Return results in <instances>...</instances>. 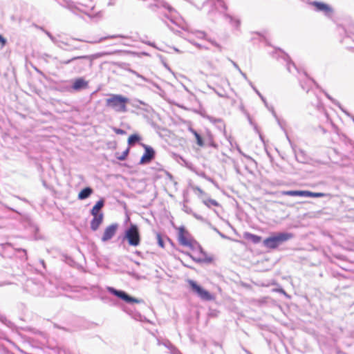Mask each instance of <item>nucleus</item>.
Masks as SVG:
<instances>
[{"mask_svg":"<svg viewBox=\"0 0 354 354\" xmlns=\"http://www.w3.org/2000/svg\"><path fill=\"white\" fill-rule=\"evenodd\" d=\"M106 100V106L111 108L118 113H125L127 111V104L129 98L118 94H111Z\"/></svg>","mask_w":354,"mask_h":354,"instance_id":"obj_1","label":"nucleus"},{"mask_svg":"<svg viewBox=\"0 0 354 354\" xmlns=\"http://www.w3.org/2000/svg\"><path fill=\"white\" fill-rule=\"evenodd\" d=\"M294 237V234L290 232H279L274 236L264 239L263 245L269 249H275L282 243L286 242Z\"/></svg>","mask_w":354,"mask_h":354,"instance_id":"obj_2","label":"nucleus"},{"mask_svg":"<svg viewBox=\"0 0 354 354\" xmlns=\"http://www.w3.org/2000/svg\"><path fill=\"white\" fill-rule=\"evenodd\" d=\"M104 205V200L101 198L96 203L91 210V214L93 217L91 221V229L93 231H96L103 221L104 214L101 212V209Z\"/></svg>","mask_w":354,"mask_h":354,"instance_id":"obj_3","label":"nucleus"},{"mask_svg":"<svg viewBox=\"0 0 354 354\" xmlns=\"http://www.w3.org/2000/svg\"><path fill=\"white\" fill-rule=\"evenodd\" d=\"M122 240L127 241L131 246H138L140 243L141 238L138 226L135 224H131L125 230Z\"/></svg>","mask_w":354,"mask_h":354,"instance_id":"obj_4","label":"nucleus"},{"mask_svg":"<svg viewBox=\"0 0 354 354\" xmlns=\"http://www.w3.org/2000/svg\"><path fill=\"white\" fill-rule=\"evenodd\" d=\"M187 283L191 288L192 292L195 293L203 301H212L214 296L207 290L203 289L197 283L192 279H189Z\"/></svg>","mask_w":354,"mask_h":354,"instance_id":"obj_5","label":"nucleus"},{"mask_svg":"<svg viewBox=\"0 0 354 354\" xmlns=\"http://www.w3.org/2000/svg\"><path fill=\"white\" fill-rule=\"evenodd\" d=\"M107 290L109 292L120 298L121 299L124 300L127 303L131 304V303H140V300H139L135 297H131L127 293H126L124 291L116 290L113 287H107Z\"/></svg>","mask_w":354,"mask_h":354,"instance_id":"obj_6","label":"nucleus"},{"mask_svg":"<svg viewBox=\"0 0 354 354\" xmlns=\"http://www.w3.org/2000/svg\"><path fill=\"white\" fill-rule=\"evenodd\" d=\"M74 58H77L75 62L72 63L74 64L73 68L76 72H81L86 66L91 64V59L88 55L77 56Z\"/></svg>","mask_w":354,"mask_h":354,"instance_id":"obj_7","label":"nucleus"},{"mask_svg":"<svg viewBox=\"0 0 354 354\" xmlns=\"http://www.w3.org/2000/svg\"><path fill=\"white\" fill-rule=\"evenodd\" d=\"M178 241L180 245L193 248L192 240L189 233L185 229L184 227H180L178 229Z\"/></svg>","mask_w":354,"mask_h":354,"instance_id":"obj_8","label":"nucleus"},{"mask_svg":"<svg viewBox=\"0 0 354 354\" xmlns=\"http://www.w3.org/2000/svg\"><path fill=\"white\" fill-rule=\"evenodd\" d=\"M310 5L315 7V10L316 12H322L326 16L329 17L333 12L332 8L325 3L315 1L310 2Z\"/></svg>","mask_w":354,"mask_h":354,"instance_id":"obj_9","label":"nucleus"},{"mask_svg":"<svg viewBox=\"0 0 354 354\" xmlns=\"http://www.w3.org/2000/svg\"><path fill=\"white\" fill-rule=\"evenodd\" d=\"M145 148V153L142 156L140 164L144 165L150 162L155 156V151L149 146L143 145Z\"/></svg>","mask_w":354,"mask_h":354,"instance_id":"obj_10","label":"nucleus"},{"mask_svg":"<svg viewBox=\"0 0 354 354\" xmlns=\"http://www.w3.org/2000/svg\"><path fill=\"white\" fill-rule=\"evenodd\" d=\"M118 225L117 224H111L109 226H108L104 232L103 236L102 237V241L103 242H106L110 239H111L117 230Z\"/></svg>","mask_w":354,"mask_h":354,"instance_id":"obj_11","label":"nucleus"},{"mask_svg":"<svg viewBox=\"0 0 354 354\" xmlns=\"http://www.w3.org/2000/svg\"><path fill=\"white\" fill-rule=\"evenodd\" d=\"M92 6H84L82 3H78L77 5L71 6V9L73 12L75 14L84 13L85 15H88L90 11L93 10Z\"/></svg>","mask_w":354,"mask_h":354,"instance_id":"obj_12","label":"nucleus"},{"mask_svg":"<svg viewBox=\"0 0 354 354\" xmlns=\"http://www.w3.org/2000/svg\"><path fill=\"white\" fill-rule=\"evenodd\" d=\"M304 80H300V85L301 87L306 91V92H308L310 90V88L312 84H315V81L312 80L311 78L308 77L307 74L304 72L303 73Z\"/></svg>","mask_w":354,"mask_h":354,"instance_id":"obj_13","label":"nucleus"},{"mask_svg":"<svg viewBox=\"0 0 354 354\" xmlns=\"http://www.w3.org/2000/svg\"><path fill=\"white\" fill-rule=\"evenodd\" d=\"M223 17L226 21H227L233 28L236 30H239L241 26V21L239 19L236 18L228 14H225Z\"/></svg>","mask_w":354,"mask_h":354,"instance_id":"obj_14","label":"nucleus"},{"mask_svg":"<svg viewBox=\"0 0 354 354\" xmlns=\"http://www.w3.org/2000/svg\"><path fill=\"white\" fill-rule=\"evenodd\" d=\"M206 6H213L216 10L222 8L225 10L227 9L225 3L222 0H210L206 3Z\"/></svg>","mask_w":354,"mask_h":354,"instance_id":"obj_15","label":"nucleus"},{"mask_svg":"<svg viewBox=\"0 0 354 354\" xmlns=\"http://www.w3.org/2000/svg\"><path fill=\"white\" fill-rule=\"evenodd\" d=\"M93 192L92 188L89 187H86L82 189L78 194V199L80 200H85L88 198Z\"/></svg>","mask_w":354,"mask_h":354,"instance_id":"obj_16","label":"nucleus"},{"mask_svg":"<svg viewBox=\"0 0 354 354\" xmlns=\"http://www.w3.org/2000/svg\"><path fill=\"white\" fill-rule=\"evenodd\" d=\"M282 195L290 196H302L306 197V190H289L283 191Z\"/></svg>","mask_w":354,"mask_h":354,"instance_id":"obj_17","label":"nucleus"},{"mask_svg":"<svg viewBox=\"0 0 354 354\" xmlns=\"http://www.w3.org/2000/svg\"><path fill=\"white\" fill-rule=\"evenodd\" d=\"M87 86V83L86 82L82 79V78H79V79H77L73 84V88L74 90H80L84 87H86Z\"/></svg>","mask_w":354,"mask_h":354,"instance_id":"obj_18","label":"nucleus"},{"mask_svg":"<svg viewBox=\"0 0 354 354\" xmlns=\"http://www.w3.org/2000/svg\"><path fill=\"white\" fill-rule=\"evenodd\" d=\"M284 59L287 62L286 68L288 72L292 73L293 70L298 71V69L297 68L295 64L290 59V57L288 55H284Z\"/></svg>","mask_w":354,"mask_h":354,"instance_id":"obj_19","label":"nucleus"},{"mask_svg":"<svg viewBox=\"0 0 354 354\" xmlns=\"http://www.w3.org/2000/svg\"><path fill=\"white\" fill-rule=\"evenodd\" d=\"M244 236L245 239L251 241L254 243H259L261 241V236L249 232L245 233Z\"/></svg>","mask_w":354,"mask_h":354,"instance_id":"obj_20","label":"nucleus"},{"mask_svg":"<svg viewBox=\"0 0 354 354\" xmlns=\"http://www.w3.org/2000/svg\"><path fill=\"white\" fill-rule=\"evenodd\" d=\"M327 194L322 192H312L310 191L306 190V197H313V198H322L326 196Z\"/></svg>","mask_w":354,"mask_h":354,"instance_id":"obj_21","label":"nucleus"},{"mask_svg":"<svg viewBox=\"0 0 354 354\" xmlns=\"http://www.w3.org/2000/svg\"><path fill=\"white\" fill-rule=\"evenodd\" d=\"M50 39L55 44L57 45L59 48H62V49H64V50H66V48H64L63 47V45H68L67 43L64 42V41H60L57 38H56L55 37L53 36L50 38Z\"/></svg>","mask_w":354,"mask_h":354,"instance_id":"obj_22","label":"nucleus"},{"mask_svg":"<svg viewBox=\"0 0 354 354\" xmlns=\"http://www.w3.org/2000/svg\"><path fill=\"white\" fill-rule=\"evenodd\" d=\"M163 345L171 351V354H180V351L175 348L169 342L163 343Z\"/></svg>","mask_w":354,"mask_h":354,"instance_id":"obj_23","label":"nucleus"},{"mask_svg":"<svg viewBox=\"0 0 354 354\" xmlns=\"http://www.w3.org/2000/svg\"><path fill=\"white\" fill-rule=\"evenodd\" d=\"M140 138L138 135L133 134L129 136V138L128 139V143L129 145H133L136 142H138L140 140Z\"/></svg>","mask_w":354,"mask_h":354,"instance_id":"obj_24","label":"nucleus"},{"mask_svg":"<svg viewBox=\"0 0 354 354\" xmlns=\"http://www.w3.org/2000/svg\"><path fill=\"white\" fill-rule=\"evenodd\" d=\"M192 33L195 35L198 38L204 39L206 36V33L201 30L192 31Z\"/></svg>","mask_w":354,"mask_h":354,"instance_id":"obj_25","label":"nucleus"},{"mask_svg":"<svg viewBox=\"0 0 354 354\" xmlns=\"http://www.w3.org/2000/svg\"><path fill=\"white\" fill-rule=\"evenodd\" d=\"M10 19L12 21L16 22L20 24L22 21V17L21 16H18L17 15H13L10 17Z\"/></svg>","mask_w":354,"mask_h":354,"instance_id":"obj_26","label":"nucleus"},{"mask_svg":"<svg viewBox=\"0 0 354 354\" xmlns=\"http://www.w3.org/2000/svg\"><path fill=\"white\" fill-rule=\"evenodd\" d=\"M129 149H127L125 151L122 152V153L120 156H117V158L120 160H124L129 154Z\"/></svg>","mask_w":354,"mask_h":354,"instance_id":"obj_27","label":"nucleus"},{"mask_svg":"<svg viewBox=\"0 0 354 354\" xmlns=\"http://www.w3.org/2000/svg\"><path fill=\"white\" fill-rule=\"evenodd\" d=\"M77 58H74L72 57L69 59H66V60H59V62L60 64H62V65H67V64H72L73 62H75V60L77 59Z\"/></svg>","mask_w":354,"mask_h":354,"instance_id":"obj_28","label":"nucleus"},{"mask_svg":"<svg viewBox=\"0 0 354 354\" xmlns=\"http://www.w3.org/2000/svg\"><path fill=\"white\" fill-rule=\"evenodd\" d=\"M118 37L124 38L125 37L123 35H109V36L101 38L100 39V41L107 39H113V38H118Z\"/></svg>","mask_w":354,"mask_h":354,"instance_id":"obj_29","label":"nucleus"},{"mask_svg":"<svg viewBox=\"0 0 354 354\" xmlns=\"http://www.w3.org/2000/svg\"><path fill=\"white\" fill-rule=\"evenodd\" d=\"M205 204L207 205V206H209L210 205H214V206H218V203L216 201L214 200V199H209L208 200L207 202H205Z\"/></svg>","mask_w":354,"mask_h":354,"instance_id":"obj_30","label":"nucleus"},{"mask_svg":"<svg viewBox=\"0 0 354 354\" xmlns=\"http://www.w3.org/2000/svg\"><path fill=\"white\" fill-rule=\"evenodd\" d=\"M113 130L114 132L118 135H124L126 133V131L122 129H118V128H113Z\"/></svg>","mask_w":354,"mask_h":354,"instance_id":"obj_31","label":"nucleus"},{"mask_svg":"<svg viewBox=\"0 0 354 354\" xmlns=\"http://www.w3.org/2000/svg\"><path fill=\"white\" fill-rule=\"evenodd\" d=\"M162 6L165 8L166 9H167L170 13H171L173 11H174V10L167 3L162 2Z\"/></svg>","mask_w":354,"mask_h":354,"instance_id":"obj_32","label":"nucleus"},{"mask_svg":"<svg viewBox=\"0 0 354 354\" xmlns=\"http://www.w3.org/2000/svg\"><path fill=\"white\" fill-rule=\"evenodd\" d=\"M157 239H158V245L160 246L161 248H164V242L161 238L160 234H157Z\"/></svg>","mask_w":354,"mask_h":354,"instance_id":"obj_33","label":"nucleus"},{"mask_svg":"<svg viewBox=\"0 0 354 354\" xmlns=\"http://www.w3.org/2000/svg\"><path fill=\"white\" fill-rule=\"evenodd\" d=\"M196 139V142H197V145H199L200 147H203L204 146V142L201 138V136H197V138Z\"/></svg>","mask_w":354,"mask_h":354,"instance_id":"obj_34","label":"nucleus"},{"mask_svg":"<svg viewBox=\"0 0 354 354\" xmlns=\"http://www.w3.org/2000/svg\"><path fill=\"white\" fill-rule=\"evenodd\" d=\"M249 84L251 86L252 89L254 91V92L259 95V93H261L257 88L253 85L252 82L251 81H249Z\"/></svg>","mask_w":354,"mask_h":354,"instance_id":"obj_35","label":"nucleus"},{"mask_svg":"<svg viewBox=\"0 0 354 354\" xmlns=\"http://www.w3.org/2000/svg\"><path fill=\"white\" fill-rule=\"evenodd\" d=\"M237 151H239V153L240 154H241L242 156H243L244 157L247 158H249V159H251V158L247 155H245L241 150V149L239 148V147H237Z\"/></svg>","mask_w":354,"mask_h":354,"instance_id":"obj_36","label":"nucleus"},{"mask_svg":"<svg viewBox=\"0 0 354 354\" xmlns=\"http://www.w3.org/2000/svg\"><path fill=\"white\" fill-rule=\"evenodd\" d=\"M237 151H239V153L240 154H241L242 156H243L244 157L247 158H249V159H251V158L247 155H245L241 150V149L239 148V147H237Z\"/></svg>","mask_w":354,"mask_h":354,"instance_id":"obj_37","label":"nucleus"},{"mask_svg":"<svg viewBox=\"0 0 354 354\" xmlns=\"http://www.w3.org/2000/svg\"><path fill=\"white\" fill-rule=\"evenodd\" d=\"M0 43L2 46H4L6 44V39L0 34Z\"/></svg>","mask_w":354,"mask_h":354,"instance_id":"obj_38","label":"nucleus"},{"mask_svg":"<svg viewBox=\"0 0 354 354\" xmlns=\"http://www.w3.org/2000/svg\"><path fill=\"white\" fill-rule=\"evenodd\" d=\"M230 62H232V65L234 66V67L239 71L240 72V71H241V69L239 68V66H238V64L234 62V61L232 60H230Z\"/></svg>","mask_w":354,"mask_h":354,"instance_id":"obj_39","label":"nucleus"},{"mask_svg":"<svg viewBox=\"0 0 354 354\" xmlns=\"http://www.w3.org/2000/svg\"><path fill=\"white\" fill-rule=\"evenodd\" d=\"M239 73H240V74L242 75V77H243L245 80H247V81H248V82L249 83V81H250V80L248 79V77H247L246 74H245V73H243L242 71H240V72H239Z\"/></svg>","mask_w":354,"mask_h":354,"instance_id":"obj_40","label":"nucleus"},{"mask_svg":"<svg viewBox=\"0 0 354 354\" xmlns=\"http://www.w3.org/2000/svg\"><path fill=\"white\" fill-rule=\"evenodd\" d=\"M190 131L194 135L196 138H197V136H200V135L193 129H190Z\"/></svg>","mask_w":354,"mask_h":354,"instance_id":"obj_41","label":"nucleus"},{"mask_svg":"<svg viewBox=\"0 0 354 354\" xmlns=\"http://www.w3.org/2000/svg\"><path fill=\"white\" fill-rule=\"evenodd\" d=\"M214 91L216 92V93L218 96L222 97H225V93H221V92H218V91H216V90H214Z\"/></svg>","mask_w":354,"mask_h":354,"instance_id":"obj_42","label":"nucleus"},{"mask_svg":"<svg viewBox=\"0 0 354 354\" xmlns=\"http://www.w3.org/2000/svg\"><path fill=\"white\" fill-rule=\"evenodd\" d=\"M135 74L136 75L137 77L141 78L142 80H143L145 81H147V79L145 78L144 76H142V75H140V74H138V73H136V72H135Z\"/></svg>","mask_w":354,"mask_h":354,"instance_id":"obj_43","label":"nucleus"},{"mask_svg":"<svg viewBox=\"0 0 354 354\" xmlns=\"http://www.w3.org/2000/svg\"><path fill=\"white\" fill-rule=\"evenodd\" d=\"M190 43H192V44H194V46H196V47L199 48H201V45H200L199 44L196 43V42H194V41H189Z\"/></svg>","mask_w":354,"mask_h":354,"instance_id":"obj_44","label":"nucleus"},{"mask_svg":"<svg viewBox=\"0 0 354 354\" xmlns=\"http://www.w3.org/2000/svg\"><path fill=\"white\" fill-rule=\"evenodd\" d=\"M194 189L198 191L200 194H203V191L201 188H199L198 187H195Z\"/></svg>","mask_w":354,"mask_h":354,"instance_id":"obj_45","label":"nucleus"},{"mask_svg":"<svg viewBox=\"0 0 354 354\" xmlns=\"http://www.w3.org/2000/svg\"><path fill=\"white\" fill-rule=\"evenodd\" d=\"M43 57L52 58V57L48 54H44L42 55Z\"/></svg>","mask_w":354,"mask_h":354,"instance_id":"obj_46","label":"nucleus"},{"mask_svg":"<svg viewBox=\"0 0 354 354\" xmlns=\"http://www.w3.org/2000/svg\"><path fill=\"white\" fill-rule=\"evenodd\" d=\"M46 34L47 35V36L50 38L51 37H53V35H51V33H50L48 31H46Z\"/></svg>","mask_w":354,"mask_h":354,"instance_id":"obj_47","label":"nucleus"},{"mask_svg":"<svg viewBox=\"0 0 354 354\" xmlns=\"http://www.w3.org/2000/svg\"><path fill=\"white\" fill-rule=\"evenodd\" d=\"M272 113H273L274 116V117L277 118V120H278L279 124H280L279 120L277 118V115H276V113H274V111H272Z\"/></svg>","mask_w":354,"mask_h":354,"instance_id":"obj_48","label":"nucleus"},{"mask_svg":"<svg viewBox=\"0 0 354 354\" xmlns=\"http://www.w3.org/2000/svg\"><path fill=\"white\" fill-rule=\"evenodd\" d=\"M261 100L263 101V102L266 105H267V102H266V98H265V97H262V99H261Z\"/></svg>","mask_w":354,"mask_h":354,"instance_id":"obj_49","label":"nucleus"},{"mask_svg":"<svg viewBox=\"0 0 354 354\" xmlns=\"http://www.w3.org/2000/svg\"><path fill=\"white\" fill-rule=\"evenodd\" d=\"M209 145H210V146H212L213 147H216V145L214 144L213 142H211Z\"/></svg>","mask_w":354,"mask_h":354,"instance_id":"obj_50","label":"nucleus"},{"mask_svg":"<svg viewBox=\"0 0 354 354\" xmlns=\"http://www.w3.org/2000/svg\"><path fill=\"white\" fill-rule=\"evenodd\" d=\"M214 230L216 231L221 236H224L216 228H214Z\"/></svg>","mask_w":354,"mask_h":354,"instance_id":"obj_51","label":"nucleus"},{"mask_svg":"<svg viewBox=\"0 0 354 354\" xmlns=\"http://www.w3.org/2000/svg\"><path fill=\"white\" fill-rule=\"evenodd\" d=\"M248 120H249L250 123L252 125L253 122H252V119L250 118V116H248Z\"/></svg>","mask_w":354,"mask_h":354,"instance_id":"obj_52","label":"nucleus"},{"mask_svg":"<svg viewBox=\"0 0 354 354\" xmlns=\"http://www.w3.org/2000/svg\"><path fill=\"white\" fill-rule=\"evenodd\" d=\"M138 102L140 104H145L144 102L141 101V100H138Z\"/></svg>","mask_w":354,"mask_h":354,"instance_id":"obj_53","label":"nucleus"},{"mask_svg":"<svg viewBox=\"0 0 354 354\" xmlns=\"http://www.w3.org/2000/svg\"><path fill=\"white\" fill-rule=\"evenodd\" d=\"M194 260H195L196 261H198V262H200V261H202L201 259H194Z\"/></svg>","mask_w":354,"mask_h":354,"instance_id":"obj_54","label":"nucleus"},{"mask_svg":"<svg viewBox=\"0 0 354 354\" xmlns=\"http://www.w3.org/2000/svg\"><path fill=\"white\" fill-rule=\"evenodd\" d=\"M286 137H287V139H288V140L289 141V142L291 144L290 139L289 138V137H288V135H286Z\"/></svg>","mask_w":354,"mask_h":354,"instance_id":"obj_55","label":"nucleus"},{"mask_svg":"<svg viewBox=\"0 0 354 354\" xmlns=\"http://www.w3.org/2000/svg\"><path fill=\"white\" fill-rule=\"evenodd\" d=\"M259 97H260L261 99H262V97H264L261 95V93H259Z\"/></svg>","mask_w":354,"mask_h":354,"instance_id":"obj_56","label":"nucleus"},{"mask_svg":"<svg viewBox=\"0 0 354 354\" xmlns=\"http://www.w3.org/2000/svg\"><path fill=\"white\" fill-rule=\"evenodd\" d=\"M198 249H199L200 252H203V251H202V248H201L200 246H198Z\"/></svg>","mask_w":354,"mask_h":354,"instance_id":"obj_57","label":"nucleus"},{"mask_svg":"<svg viewBox=\"0 0 354 354\" xmlns=\"http://www.w3.org/2000/svg\"><path fill=\"white\" fill-rule=\"evenodd\" d=\"M212 44H214L215 46H218V44H216V43H214V42H212Z\"/></svg>","mask_w":354,"mask_h":354,"instance_id":"obj_58","label":"nucleus"},{"mask_svg":"<svg viewBox=\"0 0 354 354\" xmlns=\"http://www.w3.org/2000/svg\"><path fill=\"white\" fill-rule=\"evenodd\" d=\"M207 64H208V65H209V66H211V67H212V64H211L210 62H208Z\"/></svg>","mask_w":354,"mask_h":354,"instance_id":"obj_59","label":"nucleus"},{"mask_svg":"<svg viewBox=\"0 0 354 354\" xmlns=\"http://www.w3.org/2000/svg\"><path fill=\"white\" fill-rule=\"evenodd\" d=\"M352 32L354 34V26L353 27Z\"/></svg>","mask_w":354,"mask_h":354,"instance_id":"obj_60","label":"nucleus"}]
</instances>
